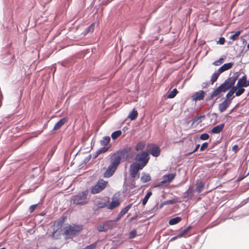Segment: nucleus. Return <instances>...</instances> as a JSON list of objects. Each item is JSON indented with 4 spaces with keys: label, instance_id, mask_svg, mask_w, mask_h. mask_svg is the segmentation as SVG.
Wrapping results in <instances>:
<instances>
[{
    "label": "nucleus",
    "instance_id": "0e129e2a",
    "mask_svg": "<svg viewBox=\"0 0 249 249\" xmlns=\"http://www.w3.org/2000/svg\"><path fill=\"white\" fill-rule=\"evenodd\" d=\"M192 226H189L187 228H186V230H187V231H189L192 228Z\"/></svg>",
    "mask_w": 249,
    "mask_h": 249
},
{
    "label": "nucleus",
    "instance_id": "bb28decb",
    "mask_svg": "<svg viewBox=\"0 0 249 249\" xmlns=\"http://www.w3.org/2000/svg\"><path fill=\"white\" fill-rule=\"evenodd\" d=\"M138 112L134 108L129 113L128 115V118H129L131 120H134L138 116Z\"/></svg>",
    "mask_w": 249,
    "mask_h": 249
},
{
    "label": "nucleus",
    "instance_id": "0eeeda50",
    "mask_svg": "<svg viewBox=\"0 0 249 249\" xmlns=\"http://www.w3.org/2000/svg\"><path fill=\"white\" fill-rule=\"evenodd\" d=\"M143 168L136 163L131 164L130 166V175L131 178H135L137 176L138 178L140 175L138 174L139 171L142 170Z\"/></svg>",
    "mask_w": 249,
    "mask_h": 249
},
{
    "label": "nucleus",
    "instance_id": "4468645a",
    "mask_svg": "<svg viewBox=\"0 0 249 249\" xmlns=\"http://www.w3.org/2000/svg\"><path fill=\"white\" fill-rule=\"evenodd\" d=\"M117 168L109 164L107 167L106 172L104 174L105 178H109L113 175Z\"/></svg>",
    "mask_w": 249,
    "mask_h": 249
},
{
    "label": "nucleus",
    "instance_id": "473e14b6",
    "mask_svg": "<svg viewBox=\"0 0 249 249\" xmlns=\"http://www.w3.org/2000/svg\"><path fill=\"white\" fill-rule=\"evenodd\" d=\"M244 88L245 87L239 86L238 89H237V91L236 92V95L235 96L236 97H239L241 96L242 94H243L245 91V89Z\"/></svg>",
    "mask_w": 249,
    "mask_h": 249
},
{
    "label": "nucleus",
    "instance_id": "b1692460",
    "mask_svg": "<svg viewBox=\"0 0 249 249\" xmlns=\"http://www.w3.org/2000/svg\"><path fill=\"white\" fill-rule=\"evenodd\" d=\"M151 180V177L149 174L145 173H142V177L141 178V180L143 182H147Z\"/></svg>",
    "mask_w": 249,
    "mask_h": 249
},
{
    "label": "nucleus",
    "instance_id": "a878e982",
    "mask_svg": "<svg viewBox=\"0 0 249 249\" xmlns=\"http://www.w3.org/2000/svg\"><path fill=\"white\" fill-rule=\"evenodd\" d=\"M181 220V218L179 216H177L176 217L171 218L169 221V224L170 225H174L178 223Z\"/></svg>",
    "mask_w": 249,
    "mask_h": 249
},
{
    "label": "nucleus",
    "instance_id": "864d4df0",
    "mask_svg": "<svg viewBox=\"0 0 249 249\" xmlns=\"http://www.w3.org/2000/svg\"><path fill=\"white\" fill-rule=\"evenodd\" d=\"M200 147V144H197L196 145L195 148L193 150V152H196Z\"/></svg>",
    "mask_w": 249,
    "mask_h": 249
},
{
    "label": "nucleus",
    "instance_id": "423d86ee",
    "mask_svg": "<svg viewBox=\"0 0 249 249\" xmlns=\"http://www.w3.org/2000/svg\"><path fill=\"white\" fill-rule=\"evenodd\" d=\"M176 173H170L164 175L162 177V181H160L158 184L155 185L156 187H160L163 185H166L170 183L175 178Z\"/></svg>",
    "mask_w": 249,
    "mask_h": 249
},
{
    "label": "nucleus",
    "instance_id": "5fc2aeb1",
    "mask_svg": "<svg viewBox=\"0 0 249 249\" xmlns=\"http://www.w3.org/2000/svg\"><path fill=\"white\" fill-rule=\"evenodd\" d=\"M183 236H184V234H183V233L182 232L179 233L177 235L178 238H181V237H183Z\"/></svg>",
    "mask_w": 249,
    "mask_h": 249
},
{
    "label": "nucleus",
    "instance_id": "7c9ffc66",
    "mask_svg": "<svg viewBox=\"0 0 249 249\" xmlns=\"http://www.w3.org/2000/svg\"><path fill=\"white\" fill-rule=\"evenodd\" d=\"M220 93L218 91V90L216 88L213 90V91L212 92V93L211 94V95L206 98V101H210L212 100L214 97H216V96L218 95Z\"/></svg>",
    "mask_w": 249,
    "mask_h": 249
},
{
    "label": "nucleus",
    "instance_id": "7ed1b4c3",
    "mask_svg": "<svg viewBox=\"0 0 249 249\" xmlns=\"http://www.w3.org/2000/svg\"><path fill=\"white\" fill-rule=\"evenodd\" d=\"M88 193V191L86 190L73 196L71 199V203L80 206L86 204L88 203L87 196Z\"/></svg>",
    "mask_w": 249,
    "mask_h": 249
},
{
    "label": "nucleus",
    "instance_id": "6ab92c4d",
    "mask_svg": "<svg viewBox=\"0 0 249 249\" xmlns=\"http://www.w3.org/2000/svg\"><path fill=\"white\" fill-rule=\"evenodd\" d=\"M247 77L246 75H243L241 78H240L237 81V86L241 87H247L248 86V81H247Z\"/></svg>",
    "mask_w": 249,
    "mask_h": 249
},
{
    "label": "nucleus",
    "instance_id": "6e6d98bb",
    "mask_svg": "<svg viewBox=\"0 0 249 249\" xmlns=\"http://www.w3.org/2000/svg\"><path fill=\"white\" fill-rule=\"evenodd\" d=\"M64 220V218H63V219L58 222V226H61L62 223H63V221Z\"/></svg>",
    "mask_w": 249,
    "mask_h": 249
},
{
    "label": "nucleus",
    "instance_id": "ddd939ff",
    "mask_svg": "<svg viewBox=\"0 0 249 249\" xmlns=\"http://www.w3.org/2000/svg\"><path fill=\"white\" fill-rule=\"evenodd\" d=\"M231 103L228 101V100H224L218 105V110L220 113L224 112L230 106Z\"/></svg>",
    "mask_w": 249,
    "mask_h": 249
},
{
    "label": "nucleus",
    "instance_id": "338daca9",
    "mask_svg": "<svg viewBox=\"0 0 249 249\" xmlns=\"http://www.w3.org/2000/svg\"><path fill=\"white\" fill-rule=\"evenodd\" d=\"M191 155V153L188 152L185 154L186 156H188Z\"/></svg>",
    "mask_w": 249,
    "mask_h": 249
},
{
    "label": "nucleus",
    "instance_id": "9d476101",
    "mask_svg": "<svg viewBox=\"0 0 249 249\" xmlns=\"http://www.w3.org/2000/svg\"><path fill=\"white\" fill-rule=\"evenodd\" d=\"M147 151L148 152L149 155L150 154L154 157H158L160 153V147L155 144L151 145L149 150Z\"/></svg>",
    "mask_w": 249,
    "mask_h": 249
},
{
    "label": "nucleus",
    "instance_id": "f03ea898",
    "mask_svg": "<svg viewBox=\"0 0 249 249\" xmlns=\"http://www.w3.org/2000/svg\"><path fill=\"white\" fill-rule=\"evenodd\" d=\"M238 76L237 73H235L232 76L227 78L222 84L216 88L217 89L220 93L226 92L234 85Z\"/></svg>",
    "mask_w": 249,
    "mask_h": 249
},
{
    "label": "nucleus",
    "instance_id": "aec40b11",
    "mask_svg": "<svg viewBox=\"0 0 249 249\" xmlns=\"http://www.w3.org/2000/svg\"><path fill=\"white\" fill-rule=\"evenodd\" d=\"M120 204V202L118 199H113L111 202H109L107 204V209L109 210H113L117 207Z\"/></svg>",
    "mask_w": 249,
    "mask_h": 249
},
{
    "label": "nucleus",
    "instance_id": "e433bc0d",
    "mask_svg": "<svg viewBox=\"0 0 249 249\" xmlns=\"http://www.w3.org/2000/svg\"><path fill=\"white\" fill-rule=\"evenodd\" d=\"M225 58V56L221 57L218 60L214 61L213 64L214 65V66H219L224 62Z\"/></svg>",
    "mask_w": 249,
    "mask_h": 249
},
{
    "label": "nucleus",
    "instance_id": "69168bd1",
    "mask_svg": "<svg viewBox=\"0 0 249 249\" xmlns=\"http://www.w3.org/2000/svg\"><path fill=\"white\" fill-rule=\"evenodd\" d=\"M199 116L200 117V120H201L202 118L204 119L205 118V116L204 115H200Z\"/></svg>",
    "mask_w": 249,
    "mask_h": 249
},
{
    "label": "nucleus",
    "instance_id": "774afa93",
    "mask_svg": "<svg viewBox=\"0 0 249 249\" xmlns=\"http://www.w3.org/2000/svg\"><path fill=\"white\" fill-rule=\"evenodd\" d=\"M248 50H249V43L247 45Z\"/></svg>",
    "mask_w": 249,
    "mask_h": 249
},
{
    "label": "nucleus",
    "instance_id": "cd10ccee",
    "mask_svg": "<svg viewBox=\"0 0 249 249\" xmlns=\"http://www.w3.org/2000/svg\"><path fill=\"white\" fill-rule=\"evenodd\" d=\"M196 190L198 194L200 193L204 188V184L200 181L199 182H197L196 183Z\"/></svg>",
    "mask_w": 249,
    "mask_h": 249
},
{
    "label": "nucleus",
    "instance_id": "e2e57ef3",
    "mask_svg": "<svg viewBox=\"0 0 249 249\" xmlns=\"http://www.w3.org/2000/svg\"><path fill=\"white\" fill-rule=\"evenodd\" d=\"M212 115L213 116V117H215V118H217V114H216V113H213L212 114Z\"/></svg>",
    "mask_w": 249,
    "mask_h": 249
},
{
    "label": "nucleus",
    "instance_id": "412c9836",
    "mask_svg": "<svg viewBox=\"0 0 249 249\" xmlns=\"http://www.w3.org/2000/svg\"><path fill=\"white\" fill-rule=\"evenodd\" d=\"M67 119L66 118H61L58 122H57L54 125L53 130H56L59 129L64 124L67 122Z\"/></svg>",
    "mask_w": 249,
    "mask_h": 249
},
{
    "label": "nucleus",
    "instance_id": "f257e3e1",
    "mask_svg": "<svg viewBox=\"0 0 249 249\" xmlns=\"http://www.w3.org/2000/svg\"><path fill=\"white\" fill-rule=\"evenodd\" d=\"M64 230L65 239H70L79 234L82 230V226L78 225L71 226L68 225L64 228Z\"/></svg>",
    "mask_w": 249,
    "mask_h": 249
},
{
    "label": "nucleus",
    "instance_id": "603ef678",
    "mask_svg": "<svg viewBox=\"0 0 249 249\" xmlns=\"http://www.w3.org/2000/svg\"><path fill=\"white\" fill-rule=\"evenodd\" d=\"M99 154H100V153H99L98 150H97V152L93 155V159L96 158Z\"/></svg>",
    "mask_w": 249,
    "mask_h": 249
},
{
    "label": "nucleus",
    "instance_id": "a211bd4d",
    "mask_svg": "<svg viewBox=\"0 0 249 249\" xmlns=\"http://www.w3.org/2000/svg\"><path fill=\"white\" fill-rule=\"evenodd\" d=\"M233 62H229L225 63L224 65H223L221 67H220L218 69V70L219 71V72L222 73V72L231 69L233 66Z\"/></svg>",
    "mask_w": 249,
    "mask_h": 249
},
{
    "label": "nucleus",
    "instance_id": "20e7f679",
    "mask_svg": "<svg viewBox=\"0 0 249 249\" xmlns=\"http://www.w3.org/2000/svg\"><path fill=\"white\" fill-rule=\"evenodd\" d=\"M149 159V155L147 151H141L136 155L135 160L137 162L136 164L143 168L148 162Z\"/></svg>",
    "mask_w": 249,
    "mask_h": 249
},
{
    "label": "nucleus",
    "instance_id": "39448f33",
    "mask_svg": "<svg viewBox=\"0 0 249 249\" xmlns=\"http://www.w3.org/2000/svg\"><path fill=\"white\" fill-rule=\"evenodd\" d=\"M108 182L100 179L97 183L91 188V193L96 194L103 191L107 186Z\"/></svg>",
    "mask_w": 249,
    "mask_h": 249
},
{
    "label": "nucleus",
    "instance_id": "4c0bfd02",
    "mask_svg": "<svg viewBox=\"0 0 249 249\" xmlns=\"http://www.w3.org/2000/svg\"><path fill=\"white\" fill-rule=\"evenodd\" d=\"M97 230L99 232H106L107 231L106 227L105 225V223H104L102 225V224L99 225L97 226Z\"/></svg>",
    "mask_w": 249,
    "mask_h": 249
},
{
    "label": "nucleus",
    "instance_id": "393cba45",
    "mask_svg": "<svg viewBox=\"0 0 249 249\" xmlns=\"http://www.w3.org/2000/svg\"><path fill=\"white\" fill-rule=\"evenodd\" d=\"M220 74L221 73L219 72L218 70H217V71H215L212 74L211 79V84H213L215 81H216Z\"/></svg>",
    "mask_w": 249,
    "mask_h": 249
},
{
    "label": "nucleus",
    "instance_id": "c756f323",
    "mask_svg": "<svg viewBox=\"0 0 249 249\" xmlns=\"http://www.w3.org/2000/svg\"><path fill=\"white\" fill-rule=\"evenodd\" d=\"M152 195V193L151 191H149L147 192L144 198L142 200V205L144 206L146 204V203L148 201V200L149 199V198H150Z\"/></svg>",
    "mask_w": 249,
    "mask_h": 249
},
{
    "label": "nucleus",
    "instance_id": "72a5a7b5",
    "mask_svg": "<svg viewBox=\"0 0 249 249\" xmlns=\"http://www.w3.org/2000/svg\"><path fill=\"white\" fill-rule=\"evenodd\" d=\"M192 124H196V125H198L199 123L202 122V120H200L198 115H196V116H195L192 119Z\"/></svg>",
    "mask_w": 249,
    "mask_h": 249
},
{
    "label": "nucleus",
    "instance_id": "bf43d9fd",
    "mask_svg": "<svg viewBox=\"0 0 249 249\" xmlns=\"http://www.w3.org/2000/svg\"><path fill=\"white\" fill-rule=\"evenodd\" d=\"M57 231V230H56V231H53V233L52 234V237H55V234L56 233Z\"/></svg>",
    "mask_w": 249,
    "mask_h": 249
},
{
    "label": "nucleus",
    "instance_id": "6e6552de",
    "mask_svg": "<svg viewBox=\"0 0 249 249\" xmlns=\"http://www.w3.org/2000/svg\"><path fill=\"white\" fill-rule=\"evenodd\" d=\"M109 202V198L107 197L102 200H97L95 203V206L93 208L94 211H97L99 209L104 208L106 207L107 208V204Z\"/></svg>",
    "mask_w": 249,
    "mask_h": 249
},
{
    "label": "nucleus",
    "instance_id": "c9c22d12",
    "mask_svg": "<svg viewBox=\"0 0 249 249\" xmlns=\"http://www.w3.org/2000/svg\"><path fill=\"white\" fill-rule=\"evenodd\" d=\"M122 134V131L121 130H117L114 131L111 135V137L113 140L116 139Z\"/></svg>",
    "mask_w": 249,
    "mask_h": 249
},
{
    "label": "nucleus",
    "instance_id": "1a4fd4ad",
    "mask_svg": "<svg viewBox=\"0 0 249 249\" xmlns=\"http://www.w3.org/2000/svg\"><path fill=\"white\" fill-rule=\"evenodd\" d=\"M131 150V147L127 146L117 151L115 153L121 159H126L127 158V154L129 153Z\"/></svg>",
    "mask_w": 249,
    "mask_h": 249
},
{
    "label": "nucleus",
    "instance_id": "49530a36",
    "mask_svg": "<svg viewBox=\"0 0 249 249\" xmlns=\"http://www.w3.org/2000/svg\"><path fill=\"white\" fill-rule=\"evenodd\" d=\"M108 147H105L104 146V147L98 149V152L100 153V154L102 153H105L106 151H107L108 150Z\"/></svg>",
    "mask_w": 249,
    "mask_h": 249
},
{
    "label": "nucleus",
    "instance_id": "a19ab883",
    "mask_svg": "<svg viewBox=\"0 0 249 249\" xmlns=\"http://www.w3.org/2000/svg\"><path fill=\"white\" fill-rule=\"evenodd\" d=\"M94 23L91 24L90 26H89L86 29V30L85 31V33L86 34H87V33H90V32H92L93 31V30H94Z\"/></svg>",
    "mask_w": 249,
    "mask_h": 249
},
{
    "label": "nucleus",
    "instance_id": "79ce46f5",
    "mask_svg": "<svg viewBox=\"0 0 249 249\" xmlns=\"http://www.w3.org/2000/svg\"><path fill=\"white\" fill-rule=\"evenodd\" d=\"M200 139L201 140H207L209 138V135L207 133H203L200 136Z\"/></svg>",
    "mask_w": 249,
    "mask_h": 249
},
{
    "label": "nucleus",
    "instance_id": "f3484780",
    "mask_svg": "<svg viewBox=\"0 0 249 249\" xmlns=\"http://www.w3.org/2000/svg\"><path fill=\"white\" fill-rule=\"evenodd\" d=\"M224 126V123H222L219 125H217L211 129V130L210 131V133L212 134H218L222 131Z\"/></svg>",
    "mask_w": 249,
    "mask_h": 249
},
{
    "label": "nucleus",
    "instance_id": "4be33fe9",
    "mask_svg": "<svg viewBox=\"0 0 249 249\" xmlns=\"http://www.w3.org/2000/svg\"><path fill=\"white\" fill-rule=\"evenodd\" d=\"M115 222L116 221H115L114 220H108L104 223L107 231L108 230L112 229L116 226Z\"/></svg>",
    "mask_w": 249,
    "mask_h": 249
},
{
    "label": "nucleus",
    "instance_id": "5701e85b",
    "mask_svg": "<svg viewBox=\"0 0 249 249\" xmlns=\"http://www.w3.org/2000/svg\"><path fill=\"white\" fill-rule=\"evenodd\" d=\"M145 145V142L140 141L136 145L135 149L137 151H143L142 150L144 148Z\"/></svg>",
    "mask_w": 249,
    "mask_h": 249
},
{
    "label": "nucleus",
    "instance_id": "3c124183",
    "mask_svg": "<svg viewBox=\"0 0 249 249\" xmlns=\"http://www.w3.org/2000/svg\"><path fill=\"white\" fill-rule=\"evenodd\" d=\"M232 149L235 152H237L238 150V149H239L238 146L237 145H236V144L233 145L232 148Z\"/></svg>",
    "mask_w": 249,
    "mask_h": 249
},
{
    "label": "nucleus",
    "instance_id": "c03bdc74",
    "mask_svg": "<svg viewBox=\"0 0 249 249\" xmlns=\"http://www.w3.org/2000/svg\"><path fill=\"white\" fill-rule=\"evenodd\" d=\"M208 145H209V143H208V142H204V143L201 145V146H200V151H204L205 149H206V148H208Z\"/></svg>",
    "mask_w": 249,
    "mask_h": 249
},
{
    "label": "nucleus",
    "instance_id": "13d9d810",
    "mask_svg": "<svg viewBox=\"0 0 249 249\" xmlns=\"http://www.w3.org/2000/svg\"><path fill=\"white\" fill-rule=\"evenodd\" d=\"M177 236H174L173 237H172L171 238V239L170 240V241L171 242V241H174L175 240H176V239H177Z\"/></svg>",
    "mask_w": 249,
    "mask_h": 249
},
{
    "label": "nucleus",
    "instance_id": "f8f14e48",
    "mask_svg": "<svg viewBox=\"0 0 249 249\" xmlns=\"http://www.w3.org/2000/svg\"><path fill=\"white\" fill-rule=\"evenodd\" d=\"M195 190L193 187L190 186L188 189L183 193V197L186 200L191 199L193 198Z\"/></svg>",
    "mask_w": 249,
    "mask_h": 249
},
{
    "label": "nucleus",
    "instance_id": "680f3d73",
    "mask_svg": "<svg viewBox=\"0 0 249 249\" xmlns=\"http://www.w3.org/2000/svg\"><path fill=\"white\" fill-rule=\"evenodd\" d=\"M137 218V216H132L130 218V221H132Z\"/></svg>",
    "mask_w": 249,
    "mask_h": 249
},
{
    "label": "nucleus",
    "instance_id": "052dcab7",
    "mask_svg": "<svg viewBox=\"0 0 249 249\" xmlns=\"http://www.w3.org/2000/svg\"><path fill=\"white\" fill-rule=\"evenodd\" d=\"M188 232V231H187V230H186V229H184V230L182 231V232L183 233V234L184 235H185V234H186Z\"/></svg>",
    "mask_w": 249,
    "mask_h": 249
},
{
    "label": "nucleus",
    "instance_id": "4d7b16f0",
    "mask_svg": "<svg viewBox=\"0 0 249 249\" xmlns=\"http://www.w3.org/2000/svg\"><path fill=\"white\" fill-rule=\"evenodd\" d=\"M246 177L245 176H244V177H238V178H237V180L238 181H241L243 179H244Z\"/></svg>",
    "mask_w": 249,
    "mask_h": 249
},
{
    "label": "nucleus",
    "instance_id": "c85d7f7f",
    "mask_svg": "<svg viewBox=\"0 0 249 249\" xmlns=\"http://www.w3.org/2000/svg\"><path fill=\"white\" fill-rule=\"evenodd\" d=\"M110 138L109 136H105L103 139L100 141V144L102 146H106L109 142Z\"/></svg>",
    "mask_w": 249,
    "mask_h": 249
},
{
    "label": "nucleus",
    "instance_id": "a18cd8bd",
    "mask_svg": "<svg viewBox=\"0 0 249 249\" xmlns=\"http://www.w3.org/2000/svg\"><path fill=\"white\" fill-rule=\"evenodd\" d=\"M238 87L237 86V85L236 84V86L233 85L230 89H229L230 91H231V92L234 94L235 93V95H236V92L237 91V89H238Z\"/></svg>",
    "mask_w": 249,
    "mask_h": 249
},
{
    "label": "nucleus",
    "instance_id": "2eb2a0df",
    "mask_svg": "<svg viewBox=\"0 0 249 249\" xmlns=\"http://www.w3.org/2000/svg\"><path fill=\"white\" fill-rule=\"evenodd\" d=\"M132 204H129L128 205H127L126 207H125L121 211V212L119 213L117 216L115 218L114 221H118L119 220L121 219V218L132 207Z\"/></svg>",
    "mask_w": 249,
    "mask_h": 249
},
{
    "label": "nucleus",
    "instance_id": "8fccbe9b",
    "mask_svg": "<svg viewBox=\"0 0 249 249\" xmlns=\"http://www.w3.org/2000/svg\"><path fill=\"white\" fill-rule=\"evenodd\" d=\"M90 159V156L87 157L84 159L82 162V164H86Z\"/></svg>",
    "mask_w": 249,
    "mask_h": 249
},
{
    "label": "nucleus",
    "instance_id": "ea45409f",
    "mask_svg": "<svg viewBox=\"0 0 249 249\" xmlns=\"http://www.w3.org/2000/svg\"><path fill=\"white\" fill-rule=\"evenodd\" d=\"M137 232L136 230H133L130 231L129 232V238L132 239V238H135L136 237V236L137 235Z\"/></svg>",
    "mask_w": 249,
    "mask_h": 249
},
{
    "label": "nucleus",
    "instance_id": "de8ad7c7",
    "mask_svg": "<svg viewBox=\"0 0 249 249\" xmlns=\"http://www.w3.org/2000/svg\"><path fill=\"white\" fill-rule=\"evenodd\" d=\"M225 42V39L223 37H220L219 40L217 41V44L223 45Z\"/></svg>",
    "mask_w": 249,
    "mask_h": 249
},
{
    "label": "nucleus",
    "instance_id": "2f4dec72",
    "mask_svg": "<svg viewBox=\"0 0 249 249\" xmlns=\"http://www.w3.org/2000/svg\"><path fill=\"white\" fill-rule=\"evenodd\" d=\"M235 95L230 91V90L228 92V93L226 95V99L225 100H228V101L231 103L232 100L235 98Z\"/></svg>",
    "mask_w": 249,
    "mask_h": 249
},
{
    "label": "nucleus",
    "instance_id": "37998d69",
    "mask_svg": "<svg viewBox=\"0 0 249 249\" xmlns=\"http://www.w3.org/2000/svg\"><path fill=\"white\" fill-rule=\"evenodd\" d=\"M177 201L175 199L167 200L163 203L164 205L173 204L176 203Z\"/></svg>",
    "mask_w": 249,
    "mask_h": 249
},
{
    "label": "nucleus",
    "instance_id": "09e8293b",
    "mask_svg": "<svg viewBox=\"0 0 249 249\" xmlns=\"http://www.w3.org/2000/svg\"><path fill=\"white\" fill-rule=\"evenodd\" d=\"M37 206V204H34V205H31L29 208L30 212L32 213L36 209V208Z\"/></svg>",
    "mask_w": 249,
    "mask_h": 249
},
{
    "label": "nucleus",
    "instance_id": "58836bf2",
    "mask_svg": "<svg viewBox=\"0 0 249 249\" xmlns=\"http://www.w3.org/2000/svg\"><path fill=\"white\" fill-rule=\"evenodd\" d=\"M241 31H237L234 34L231 36L230 39H232V40H235L241 34Z\"/></svg>",
    "mask_w": 249,
    "mask_h": 249
},
{
    "label": "nucleus",
    "instance_id": "9b49d317",
    "mask_svg": "<svg viewBox=\"0 0 249 249\" xmlns=\"http://www.w3.org/2000/svg\"><path fill=\"white\" fill-rule=\"evenodd\" d=\"M205 95V92L202 90L195 92L191 96L192 101H197L204 99Z\"/></svg>",
    "mask_w": 249,
    "mask_h": 249
},
{
    "label": "nucleus",
    "instance_id": "dca6fc26",
    "mask_svg": "<svg viewBox=\"0 0 249 249\" xmlns=\"http://www.w3.org/2000/svg\"><path fill=\"white\" fill-rule=\"evenodd\" d=\"M121 160V159L114 153L111 157V161L110 164L117 168L120 164Z\"/></svg>",
    "mask_w": 249,
    "mask_h": 249
},
{
    "label": "nucleus",
    "instance_id": "f704fd0d",
    "mask_svg": "<svg viewBox=\"0 0 249 249\" xmlns=\"http://www.w3.org/2000/svg\"><path fill=\"white\" fill-rule=\"evenodd\" d=\"M178 91L176 89H174L171 91H170L167 95V98L169 99H172L174 98L177 94L178 93Z\"/></svg>",
    "mask_w": 249,
    "mask_h": 249
}]
</instances>
